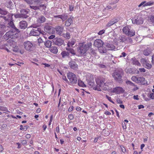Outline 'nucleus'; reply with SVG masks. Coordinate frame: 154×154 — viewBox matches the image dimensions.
Returning a JSON list of instances; mask_svg holds the SVG:
<instances>
[{"mask_svg":"<svg viewBox=\"0 0 154 154\" xmlns=\"http://www.w3.org/2000/svg\"><path fill=\"white\" fill-rule=\"evenodd\" d=\"M106 97L107 99L110 102H112L114 104L115 103L111 99V97H109L107 95H106Z\"/></svg>","mask_w":154,"mask_h":154,"instance_id":"nucleus-47","label":"nucleus"},{"mask_svg":"<svg viewBox=\"0 0 154 154\" xmlns=\"http://www.w3.org/2000/svg\"><path fill=\"white\" fill-rule=\"evenodd\" d=\"M103 45L108 50H113L115 49V47L112 44H110L108 43H105Z\"/></svg>","mask_w":154,"mask_h":154,"instance_id":"nucleus-14","label":"nucleus"},{"mask_svg":"<svg viewBox=\"0 0 154 154\" xmlns=\"http://www.w3.org/2000/svg\"><path fill=\"white\" fill-rule=\"evenodd\" d=\"M38 42L39 43H41L44 42L43 40L41 38H39L38 39Z\"/></svg>","mask_w":154,"mask_h":154,"instance_id":"nucleus-51","label":"nucleus"},{"mask_svg":"<svg viewBox=\"0 0 154 154\" xmlns=\"http://www.w3.org/2000/svg\"><path fill=\"white\" fill-rule=\"evenodd\" d=\"M8 27L11 29L14 32H20V31L19 29L16 28L15 26L13 20H11L8 23Z\"/></svg>","mask_w":154,"mask_h":154,"instance_id":"nucleus-9","label":"nucleus"},{"mask_svg":"<svg viewBox=\"0 0 154 154\" xmlns=\"http://www.w3.org/2000/svg\"><path fill=\"white\" fill-rule=\"evenodd\" d=\"M137 83H141V84H144L145 82V79L143 77H139L137 78Z\"/></svg>","mask_w":154,"mask_h":154,"instance_id":"nucleus-27","label":"nucleus"},{"mask_svg":"<svg viewBox=\"0 0 154 154\" xmlns=\"http://www.w3.org/2000/svg\"><path fill=\"white\" fill-rule=\"evenodd\" d=\"M46 19L43 16H40L38 19V21L39 23H43L45 21Z\"/></svg>","mask_w":154,"mask_h":154,"instance_id":"nucleus-33","label":"nucleus"},{"mask_svg":"<svg viewBox=\"0 0 154 154\" xmlns=\"http://www.w3.org/2000/svg\"><path fill=\"white\" fill-rule=\"evenodd\" d=\"M106 80L105 78H102L101 79L98 80L97 81V86L101 88H102L104 85L107 86H109V84L107 82V81L105 82Z\"/></svg>","mask_w":154,"mask_h":154,"instance_id":"nucleus-8","label":"nucleus"},{"mask_svg":"<svg viewBox=\"0 0 154 154\" xmlns=\"http://www.w3.org/2000/svg\"><path fill=\"white\" fill-rule=\"evenodd\" d=\"M55 35H50V36H49L48 37V38L49 39H54V38L55 37Z\"/></svg>","mask_w":154,"mask_h":154,"instance_id":"nucleus-59","label":"nucleus"},{"mask_svg":"<svg viewBox=\"0 0 154 154\" xmlns=\"http://www.w3.org/2000/svg\"><path fill=\"white\" fill-rule=\"evenodd\" d=\"M124 90L121 87H116L113 88V92L117 94H120L121 93H123Z\"/></svg>","mask_w":154,"mask_h":154,"instance_id":"nucleus-15","label":"nucleus"},{"mask_svg":"<svg viewBox=\"0 0 154 154\" xmlns=\"http://www.w3.org/2000/svg\"><path fill=\"white\" fill-rule=\"evenodd\" d=\"M126 82L127 84L129 85H131L133 86H134V84L132 82H131L129 81H128V80L127 81H126Z\"/></svg>","mask_w":154,"mask_h":154,"instance_id":"nucleus-48","label":"nucleus"},{"mask_svg":"<svg viewBox=\"0 0 154 154\" xmlns=\"http://www.w3.org/2000/svg\"><path fill=\"white\" fill-rule=\"evenodd\" d=\"M153 3L154 2H148L143 5V7H144L147 6H151L153 5Z\"/></svg>","mask_w":154,"mask_h":154,"instance_id":"nucleus-43","label":"nucleus"},{"mask_svg":"<svg viewBox=\"0 0 154 154\" xmlns=\"http://www.w3.org/2000/svg\"><path fill=\"white\" fill-rule=\"evenodd\" d=\"M26 3L29 4H32V2L31 0H23Z\"/></svg>","mask_w":154,"mask_h":154,"instance_id":"nucleus-54","label":"nucleus"},{"mask_svg":"<svg viewBox=\"0 0 154 154\" xmlns=\"http://www.w3.org/2000/svg\"><path fill=\"white\" fill-rule=\"evenodd\" d=\"M27 26V24L26 21L23 20L20 21L18 23V29L22 30L25 29Z\"/></svg>","mask_w":154,"mask_h":154,"instance_id":"nucleus-11","label":"nucleus"},{"mask_svg":"<svg viewBox=\"0 0 154 154\" xmlns=\"http://www.w3.org/2000/svg\"><path fill=\"white\" fill-rule=\"evenodd\" d=\"M78 85L79 86L82 87H85L86 86L84 83L81 81H78Z\"/></svg>","mask_w":154,"mask_h":154,"instance_id":"nucleus-41","label":"nucleus"},{"mask_svg":"<svg viewBox=\"0 0 154 154\" xmlns=\"http://www.w3.org/2000/svg\"><path fill=\"white\" fill-rule=\"evenodd\" d=\"M49 50L51 52L54 54H57L58 52L57 47L55 46H53L50 47Z\"/></svg>","mask_w":154,"mask_h":154,"instance_id":"nucleus-30","label":"nucleus"},{"mask_svg":"<svg viewBox=\"0 0 154 154\" xmlns=\"http://www.w3.org/2000/svg\"><path fill=\"white\" fill-rule=\"evenodd\" d=\"M149 97L152 99H154V93H152L150 94L149 95Z\"/></svg>","mask_w":154,"mask_h":154,"instance_id":"nucleus-56","label":"nucleus"},{"mask_svg":"<svg viewBox=\"0 0 154 154\" xmlns=\"http://www.w3.org/2000/svg\"><path fill=\"white\" fill-rule=\"evenodd\" d=\"M52 42L49 40H47L44 42V44L47 48H50L51 46Z\"/></svg>","mask_w":154,"mask_h":154,"instance_id":"nucleus-35","label":"nucleus"},{"mask_svg":"<svg viewBox=\"0 0 154 154\" xmlns=\"http://www.w3.org/2000/svg\"><path fill=\"white\" fill-rule=\"evenodd\" d=\"M75 41L74 40H71L70 42H68L67 45L68 47L72 46L75 44Z\"/></svg>","mask_w":154,"mask_h":154,"instance_id":"nucleus-40","label":"nucleus"},{"mask_svg":"<svg viewBox=\"0 0 154 154\" xmlns=\"http://www.w3.org/2000/svg\"><path fill=\"white\" fill-rule=\"evenodd\" d=\"M24 48L27 51L29 52L32 51L34 50V46L32 43L29 41L25 42L23 43Z\"/></svg>","mask_w":154,"mask_h":154,"instance_id":"nucleus-6","label":"nucleus"},{"mask_svg":"<svg viewBox=\"0 0 154 154\" xmlns=\"http://www.w3.org/2000/svg\"><path fill=\"white\" fill-rule=\"evenodd\" d=\"M139 70L141 72H146V70L145 69L143 68H140L139 69Z\"/></svg>","mask_w":154,"mask_h":154,"instance_id":"nucleus-58","label":"nucleus"},{"mask_svg":"<svg viewBox=\"0 0 154 154\" xmlns=\"http://www.w3.org/2000/svg\"><path fill=\"white\" fill-rule=\"evenodd\" d=\"M67 76L71 83L75 84L76 83L77 79L74 73L69 72L67 73Z\"/></svg>","mask_w":154,"mask_h":154,"instance_id":"nucleus-5","label":"nucleus"},{"mask_svg":"<svg viewBox=\"0 0 154 154\" xmlns=\"http://www.w3.org/2000/svg\"><path fill=\"white\" fill-rule=\"evenodd\" d=\"M104 44V43L100 39H97L94 42V45L98 48L103 46Z\"/></svg>","mask_w":154,"mask_h":154,"instance_id":"nucleus-12","label":"nucleus"},{"mask_svg":"<svg viewBox=\"0 0 154 154\" xmlns=\"http://www.w3.org/2000/svg\"><path fill=\"white\" fill-rule=\"evenodd\" d=\"M70 33L69 32H67L65 34H64L63 36L65 37L66 38H67L69 39L70 38Z\"/></svg>","mask_w":154,"mask_h":154,"instance_id":"nucleus-46","label":"nucleus"},{"mask_svg":"<svg viewBox=\"0 0 154 154\" xmlns=\"http://www.w3.org/2000/svg\"><path fill=\"white\" fill-rule=\"evenodd\" d=\"M132 63L133 64L137 65L138 66L140 65V63L136 59H132Z\"/></svg>","mask_w":154,"mask_h":154,"instance_id":"nucleus-37","label":"nucleus"},{"mask_svg":"<svg viewBox=\"0 0 154 154\" xmlns=\"http://www.w3.org/2000/svg\"><path fill=\"white\" fill-rule=\"evenodd\" d=\"M119 19L117 18H114L109 21L107 24V26H110L119 21Z\"/></svg>","mask_w":154,"mask_h":154,"instance_id":"nucleus-20","label":"nucleus"},{"mask_svg":"<svg viewBox=\"0 0 154 154\" xmlns=\"http://www.w3.org/2000/svg\"><path fill=\"white\" fill-rule=\"evenodd\" d=\"M68 117L70 120H72L73 119V116L72 114H70L69 115Z\"/></svg>","mask_w":154,"mask_h":154,"instance_id":"nucleus-63","label":"nucleus"},{"mask_svg":"<svg viewBox=\"0 0 154 154\" xmlns=\"http://www.w3.org/2000/svg\"><path fill=\"white\" fill-rule=\"evenodd\" d=\"M129 33H128V35H130V36H133L135 35V32L134 31H133L132 30H130L129 29Z\"/></svg>","mask_w":154,"mask_h":154,"instance_id":"nucleus-44","label":"nucleus"},{"mask_svg":"<svg viewBox=\"0 0 154 154\" xmlns=\"http://www.w3.org/2000/svg\"><path fill=\"white\" fill-rule=\"evenodd\" d=\"M30 7L31 8L35 10H37L39 9V8L37 6H30Z\"/></svg>","mask_w":154,"mask_h":154,"instance_id":"nucleus-53","label":"nucleus"},{"mask_svg":"<svg viewBox=\"0 0 154 154\" xmlns=\"http://www.w3.org/2000/svg\"><path fill=\"white\" fill-rule=\"evenodd\" d=\"M61 54L62 55V57L63 58H65L67 57H69V53L67 51H63L61 53Z\"/></svg>","mask_w":154,"mask_h":154,"instance_id":"nucleus-25","label":"nucleus"},{"mask_svg":"<svg viewBox=\"0 0 154 154\" xmlns=\"http://www.w3.org/2000/svg\"><path fill=\"white\" fill-rule=\"evenodd\" d=\"M13 32H14L13 30L12 31H10L7 32L5 34L6 36L8 38L13 39Z\"/></svg>","mask_w":154,"mask_h":154,"instance_id":"nucleus-31","label":"nucleus"},{"mask_svg":"<svg viewBox=\"0 0 154 154\" xmlns=\"http://www.w3.org/2000/svg\"><path fill=\"white\" fill-rule=\"evenodd\" d=\"M127 40L128 38L127 36L124 35H122L119 37V41L120 42L125 43V42Z\"/></svg>","mask_w":154,"mask_h":154,"instance_id":"nucleus-28","label":"nucleus"},{"mask_svg":"<svg viewBox=\"0 0 154 154\" xmlns=\"http://www.w3.org/2000/svg\"><path fill=\"white\" fill-rule=\"evenodd\" d=\"M152 50L151 48H147L143 51V54L146 56H148L152 53Z\"/></svg>","mask_w":154,"mask_h":154,"instance_id":"nucleus-26","label":"nucleus"},{"mask_svg":"<svg viewBox=\"0 0 154 154\" xmlns=\"http://www.w3.org/2000/svg\"><path fill=\"white\" fill-rule=\"evenodd\" d=\"M143 66L147 69H150L152 67V65L147 62L146 64H144Z\"/></svg>","mask_w":154,"mask_h":154,"instance_id":"nucleus-38","label":"nucleus"},{"mask_svg":"<svg viewBox=\"0 0 154 154\" xmlns=\"http://www.w3.org/2000/svg\"><path fill=\"white\" fill-rule=\"evenodd\" d=\"M131 20L133 23L140 25L143 23V19L140 17L135 16Z\"/></svg>","mask_w":154,"mask_h":154,"instance_id":"nucleus-7","label":"nucleus"},{"mask_svg":"<svg viewBox=\"0 0 154 154\" xmlns=\"http://www.w3.org/2000/svg\"><path fill=\"white\" fill-rule=\"evenodd\" d=\"M44 29L45 32L50 34L52 33L53 31V29L52 27L48 26L45 27Z\"/></svg>","mask_w":154,"mask_h":154,"instance_id":"nucleus-19","label":"nucleus"},{"mask_svg":"<svg viewBox=\"0 0 154 154\" xmlns=\"http://www.w3.org/2000/svg\"><path fill=\"white\" fill-rule=\"evenodd\" d=\"M0 14L3 15H7L6 16H0L2 18L5 20H10L12 17L11 14H10L6 10L0 8Z\"/></svg>","mask_w":154,"mask_h":154,"instance_id":"nucleus-3","label":"nucleus"},{"mask_svg":"<svg viewBox=\"0 0 154 154\" xmlns=\"http://www.w3.org/2000/svg\"><path fill=\"white\" fill-rule=\"evenodd\" d=\"M93 78V77H92L91 79L89 80H88V84L90 86H93L94 84V82L93 79L92 78Z\"/></svg>","mask_w":154,"mask_h":154,"instance_id":"nucleus-39","label":"nucleus"},{"mask_svg":"<svg viewBox=\"0 0 154 154\" xmlns=\"http://www.w3.org/2000/svg\"><path fill=\"white\" fill-rule=\"evenodd\" d=\"M5 23L4 22L0 23V30L2 31H6L7 27L5 26Z\"/></svg>","mask_w":154,"mask_h":154,"instance_id":"nucleus-22","label":"nucleus"},{"mask_svg":"<svg viewBox=\"0 0 154 154\" xmlns=\"http://www.w3.org/2000/svg\"><path fill=\"white\" fill-rule=\"evenodd\" d=\"M105 47L101 46L98 48L99 51L101 54L105 53L107 52L106 49Z\"/></svg>","mask_w":154,"mask_h":154,"instance_id":"nucleus-32","label":"nucleus"},{"mask_svg":"<svg viewBox=\"0 0 154 154\" xmlns=\"http://www.w3.org/2000/svg\"><path fill=\"white\" fill-rule=\"evenodd\" d=\"M53 42L55 45L60 46L63 44L64 41L60 38H56L53 40Z\"/></svg>","mask_w":154,"mask_h":154,"instance_id":"nucleus-10","label":"nucleus"},{"mask_svg":"<svg viewBox=\"0 0 154 154\" xmlns=\"http://www.w3.org/2000/svg\"><path fill=\"white\" fill-rule=\"evenodd\" d=\"M55 29L57 33L59 35H61L63 29V28L60 26H56L55 27Z\"/></svg>","mask_w":154,"mask_h":154,"instance_id":"nucleus-18","label":"nucleus"},{"mask_svg":"<svg viewBox=\"0 0 154 154\" xmlns=\"http://www.w3.org/2000/svg\"><path fill=\"white\" fill-rule=\"evenodd\" d=\"M7 7L10 9H12L14 7V4L11 0H8L6 3Z\"/></svg>","mask_w":154,"mask_h":154,"instance_id":"nucleus-23","label":"nucleus"},{"mask_svg":"<svg viewBox=\"0 0 154 154\" xmlns=\"http://www.w3.org/2000/svg\"><path fill=\"white\" fill-rule=\"evenodd\" d=\"M35 28L32 29L30 32V34L33 36H38L41 33L44 35L45 32L43 31H42L40 28L35 27L33 26Z\"/></svg>","mask_w":154,"mask_h":154,"instance_id":"nucleus-4","label":"nucleus"},{"mask_svg":"<svg viewBox=\"0 0 154 154\" xmlns=\"http://www.w3.org/2000/svg\"><path fill=\"white\" fill-rule=\"evenodd\" d=\"M29 11V10L28 9L27 10L22 9L20 10V12L22 16L23 17L26 18L28 17V16L26 15V14L28 13Z\"/></svg>","mask_w":154,"mask_h":154,"instance_id":"nucleus-16","label":"nucleus"},{"mask_svg":"<svg viewBox=\"0 0 154 154\" xmlns=\"http://www.w3.org/2000/svg\"><path fill=\"white\" fill-rule=\"evenodd\" d=\"M16 42L14 41H10L9 42H8L9 47L10 46L13 48L16 47Z\"/></svg>","mask_w":154,"mask_h":154,"instance_id":"nucleus-34","label":"nucleus"},{"mask_svg":"<svg viewBox=\"0 0 154 154\" xmlns=\"http://www.w3.org/2000/svg\"><path fill=\"white\" fill-rule=\"evenodd\" d=\"M72 18L71 17L68 19L65 22V25L66 26H69L73 22Z\"/></svg>","mask_w":154,"mask_h":154,"instance_id":"nucleus-24","label":"nucleus"},{"mask_svg":"<svg viewBox=\"0 0 154 154\" xmlns=\"http://www.w3.org/2000/svg\"><path fill=\"white\" fill-rule=\"evenodd\" d=\"M126 55V54L125 52H122V53L121 54V55L120 56V57H125V56Z\"/></svg>","mask_w":154,"mask_h":154,"instance_id":"nucleus-62","label":"nucleus"},{"mask_svg":"<svg viewBox=\"0 0 154 154\" xmlns=\"http://www.w3.org/2000/svg\"><path fill=\"white\" fill-rule=\"evenodd\" d=\"M18 32H17L16 33H14L13 32V38H16L17 37H18Z\"/></svg>","mask_w":154,"mask_h":154,"instance_id":"nucleus-50","label":"nucleus"},{"mask_svg":"<svg viewBox=\"0 0 154 154\" xmlns=\"http://www.w3.org/2000/svg\"><path fill=\"white\" fill-rule=\"evenodd\" d=\"M54 17V18L57 17L61 19L63 21H64L66 20L68 17V16L66 14H63L62 15H55Z\"/></svg>","mask_w":154,"mask_h":154,"instance_id":"nucleus-17","label":"nucleus"},{"mask_svg":"<svg viewBox=\"0 0 154 154\" xmlns=\"http://www.w3.org/2000/svg\"><path fill=\"white\" fill-rule=\"evenodd\" d=\"M0 48L2 49H4L7 51L8 52H10L11 51L9 50L10 47H9L8 43L2 45L0 46Z\"/></svg>","mask_w":154,"mask_h":154,"instance_id":"nucleus-21","label":"nucleus"},{"mask_svg":"<svg viewBox=\"0 0 154 154\" xmlns=\"http://www.w3.org/2000/svg\"><path fill=\"white\" fill-rule=\"evenodd\" d=\"M69 65L70 68L73 69L77 70L78 68L77 64L73 60L69 61Z\"/></svg>","mask_w":154,"mask_h":154,"instance_id":"nucleus-13","label":"nucleus"},{"mask_svg":"<svg viewBox=\"0 0 154 154\" xmlns=\"http://www.w3.org/2000/svg\"><path fill=\"white\" fill-rule=\"evenodd\" d=\"M126 41H127L128 43L131 44L132 42V40L131 38H128V40Z\"/></svg>","mask_w":154,"mask_h":154,"instance_id":"nucleus-55","label":"nucleus"},{"mask_svg":"<svg viewBox=\"0 0 154 154\" xmlns=\"http://www.w3.org/2000/svg\"><path fill=\"white\" fill-rule=\"evenodd\" d=\"M137 78H138V77H137L136 76H133L132 77L131 79L133 81L137 83V79H138Z\"/></svg>","mask_w":154,"mask_h":154,"instance_id":"nucleus-45","label":"nucleus"},{"mask_svg":"<svg viewBox=\"0 0 154 154\" xmlns=\"http://www.w3.org/2000/svg\"><path fill=\"white\" fill-rule=\"evenodd\" d=\"M150 20L154 25V16H151L150 18Z\"/></svg>","mask_w":154,"mask_h":154,"instance_id":"nucleus-49","label":"nucleus"},{"mask_svg":"<svg viewBox=\"0 0 154 154\" xmlns=\"http://www.w3.org/2000/svg\"><path fill=\"white\" fill-rule=\"evenodd\" d=\"M90 53L94 55L96 54L95 51L93 50L92 49H91L90 50Z\"/></svg>","mask_w":154,"mask_h":154,"instance_id":"nucleus-52","label":"nucleus"},{"mask_svg":"<svg viewBox=\"0 0 154 154\" xmlns=\"http://www.w3.org/2000/svg\"><path fill=\"white\" fill-rule=\"evenodd\" d=\"M66 50L68 51L69 54L70 53L73 55H77L73 49L72 48H66Z\"/></svg>","mask_w":154,"mask_h":154,"instance_id":"nucleus-29","label":"nucleus"},{"mask_svg":"<svg viewBox=\"0 0 154 154\" xmlns=\"http://www.w3.org/2000/svg\"><path fill=\"white\" fill-rule=\"evenodd\" d=\"M33 2L34 3H36V4L39 3L40 2V0H32Z\"/></svg>","mask_w":154,"mask_h":154,"instance_id":"nucleus-64","label":"nucleus"},{"mask_svg":"<svg viewBox=\"0 0 154 154\" xmlns=\"http://www.w3.org/2000/svg\"><path fill=\"white\" fill-rule=\"evenodd\" d=\"M147 62V60L144 58L142 59L141 60V62L143 64V66H144V64H146Z\"/></svg>","mask_w":154,"mask_h":154,"instance_id":"nucleus-42","label":"nucleus"},{"mask_svg":"<svg viewBox=\"0 0 154 154\" xmlns=\"http://www.w3.org/2000/svg\"><path fill=\"white\" fill-rule=\"evenodd\" d=\"M123 73V71L121 68L117 69L112 74V76L114 79L119 82H121L122 81V75Z\"/></svg>","mask_w":154,"mask_h":154,"instance_id":"nucleus-2","label":"nucleus"},{"mask_svg":"<svg viewBox=\"0 0 154 154\" xmlns=\"http://www.w3.org/2000/svg\"><path fill=\"white\" fill-rule=\"evenodd\" d=\"M121 150L123 152H126V149H125V148L122 146V147H121Z\"/></svg>","mask_w":154,"mask_h":154,"instance_id":"nucleus-61","label":"nucleus"},{"mask_svg":"<svg viewBox=\"0 0 154 154\" xmlns=\"http://www.w3.org/2000/svg\"><path fill=\"white\" fill-rule=\"evenodd\" d=\"M17 47H15L14 48H13L12 51L15 52H17L18 51V49L17 48Z\"/></svg>","mask_w":154,"mask_h":154,"instance_id":"nucleus-60","label":"nucleus"},{"mask_svg":"<svg viewBox=\"0 0 154 154\" xmlns=\"http://www.w3.org/2000/svg\"><path fill=\"white\" fill-rule=\"evenodd\" d=\"M129 28L127 27H124L122 31L123 33L126 34V35H128V33H129Z\"/></svg>","mask_w":154,"mask_h":154,"instance_id":"nucleus-36","label":"nucleus"},{"mask_svg":"<svg viewBox=\"0 0 154 154\" xmlns=\"http://www.w3.org/2000/svg\"><path fill=\"white\" fill-rule=\"evenodd\" d=\"M91 43H88L87 44H85L84 43L80 44L78 48V56L85 55L87 51L91 48Z\"/></svg>","mask_w":154,"mask_h":154,"instance_id":"nucleus-1","label":"nucleus"},{"mask_svg":"<svg viewBox=\"0 0 154 154\" xmlns=\"http://www.w3.org/2000/svg\"><path fill=\"white\" fill-rule=\"evenodd\" d=\"M125 71L127 73H131L132 72V71H131V68L125 69Z\"/></svg>","mask_w":154,"mask_h":154,"instance_id":"nucleus-57","label":"nucleus"}]
</instances>
